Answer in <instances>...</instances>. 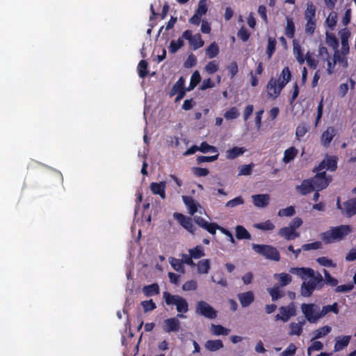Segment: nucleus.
I'll return each mask as SVG.
<instances>
[{
  "label": "nucleus",
  "mask_w": 356,
  "mask_h": 356,
  "mask_svg": "<svg viewBox=\"0 0 356 356\" xmlns=\"http://www.w3.org/2000/svg\"><path fill=\"white\" fill-rule=\"evenodd\" d=\"M305 60L310 68L314 70L316 69L318 60H316L314 57L312 56L309 52H307L305 56Z\"/></svg>",
  "instance_id": "61"
},
{
  "label": "nucleus",
  "mask_w": 356,
  "mask_h": 356,
  "mask_svg": "<svg viewBox=\"0 0 356 356\" xmlns=\"http://www.w3.org/2000/svg\"><path fill=\"white\" fill-rule=\"evenodd\" d=\"M252 249L257 254L264 257L266 259L279 261L280 260V254L277 249L270 245H260L253 243Z\"/></svg>",
  "instance_id": "4"
},
{
  "label": "nucleus",
  "mask_w": 356,
  "mask_h": 356,
  "mask_svg": "<svg viewBox=\"0 0 356 356\" xmlns=\"http://www.w3.org/2000/svg\"><path fill=\"white\" fill-rule=\"evenodd\" d=\"M296 351V347L293 343H290L288 347L282 353V356H293Z\"/></svg>",
  "instance_id": "64"
},
{
  "label": "nucleus",
  "mask_w": 356,
  "mask_h": 356,
  "mask_svg": "<svg viewBox=\"0 0 356 356\" xmlns=\"http://www.w3.org/2000/svg\"><path fill=\"white\" fill-rule=\"evenodd\" d=\"M173 216L184 229L193 234H195L196 228L190 217L180 213H175Z\"/></svg>",
  "instance_id": "12"
},
{
  "label": "nucleus",
  "mask_w": 356,
  "mask_h": 356,
  "mask_svg": "<svg viewBox=\"0 0 356 356\" xmlns=\"http://www.w3.org/2000/svg\"><path fill=\"white\" fill-rule=\"evenodd\" d=\"M279 311L280 313L275 316L276 321L287 322L291 317L296 315V306L293 302H291L287 306H281Z\"/></svg>",
  "instance_id": "7"
},
{
  "label": "nucleus",
  "mask_w": 356,
  "mask_h": 356,
  "mask_svg": "<svg viewBox=\"0 0 356 356\" xmlns=\"http://www.w3.org/2000/svg\"><path fill=\"white\" fill-rule=\"evenodd\" d=\"M253 204L259 208H264L268 205L270 196L268 194H257L252 196Z\"/></svg>",
  "instance_id": "20"
},
{
  "label": "nucleus",
  "mask_w": 356,
  "mask_h": 356,
  "mask_svg": "<svg viewBox=\"0 0 356 356\" xmlns=\"http://www.w3.org/2000/svg\"><path fill=\"white\" fill-rule=\"evenodd\" d=\"M324 286L323 278L320 273H317L315 277L308 282H304L301 285V295L303 297H309L315 289L320 290Z\"/></svg>",
  "instance_id": "2"
},
{
  "label": "nucleus",
  "mask_w": 356,
  "mask_h": 356,
  "mask_svg": "<svg viewBox=\"0 0 356 356\" xmlns=\"http://www.w3.org/2000/svg\"><path fill=\"white\" fill-rule=\"evenodd\" d=\"M197 288V282L193 280L186 282L182 286V289L186 291H195Z\"/></svg>",
  "instance_id": "58"
},
{
  "label": "nucleus",
  "mask_w": 356,
  "mask_h": 356,
  "mask_svg": "<svg viewBox=\"0 0 356 356\" xmlns=\"http://www.w3.org/2000/svg\"><path fill=\"white\" fill-rule=\"evenodd\" d=\"M278 235L286 241H292L300 236L298 232H295L290 227H284L279 229Z\"/></svg>",
  "instance_id": "18"
},
{
  "label": "nucleus",
  "mask_w": 356,
  "mask_h": 356,
  "mask_svg": "<svg viewBox=\"0 0 356 356\" xmlns=\"http://www.w3.org/2000/svg\"><path fill=\"white\" fill-rule=\"evenodd\" d=\"M218 152L216 153V154L213 156H198L197 157V162L198 164L204 162H213L218 159Z\"/></svg>",
  "instance_id": "50"
},
{
  "label": "nucleus",
  "mask_w": 356,
  "mask_h": 356,
  "mask_svg": "<svg viewBox=\"0 0 356 356\" xmlns=\"http://www.w3.org/2000/svg\"><path fill=\"white\" fill-rule=\"evenodd\" d=\"M297 154L298 150L294 147H289V149L284 151L283 161L285 163L291 162L292 160L295 159Z\"/></svg>",
  "instance_id": "34"
},
{
  "label": "nucleus",
  "mask_w": 356,
  "mask_h": 356,
  "mask_svg": "<svg viewBox=\"0 0 356 356\" xmlns=\"http://www.w3.org/2000/svg\"><path fill=\"white\" fill-rule=\"evenodd\" d=\"M223 347V343L220 339L209 340L205 343V348L210 351H216Z\"/></svg>",
  "instance_id": "30"
},
{
  "label": "nucleus",
  "mask_w": 356,
  "mask_h": 356,
  "mask_svg": "<svg viewBox=\"0 0 356 356\" xmlns=\"http://www.w3.org/2000/svg\"><path fill=\"white\" fill-rule=\"evenodd\" d=\"M323 273L325 275V280H323L324 284H326L327 285H328L330 286H332V287L336 286L337 287V284L339 283L338 280L336 279L335 277H332L330 274V273L325 269L323 270Z\"/></svg>",
  "instance_id": "42"
},
{
  "label": "nucleus",
  "mask_w": 356,
  "mask_h": 356,
  "mask_svg": "<svg viewBox=\"0 0 356 356\" xmlns=\"http://www.w3.org/2000/svg\"><path fill=\"white\" fill-rule=\"evenodd\" d=\"M163 297L167 305H175L178 314H185L188 311V304L186 299L178 295H172L164 291Z\"/></svg>",
  "instance_id": "3"
},
{
  "label": "nucleus",
  "mask_w": 356,
  "mask_h": 356,
  "mask_svg": "<svg viewBox=\"0 0 356 356\" xmlns=\"http://www.w3.org/2000/svg\"><path fill=\"white\" fill-rule=\"evenodd\" d=\"M230 332V330L223 327L221 325H211V332L213 335H227Z\"/></svg>",
  "instance_id": "37"
},
{
  "label": "nucleus",
  "mask_w": 356,
  "mask_h": 356,
  "mask_svg": "<svg viewBox=\"0 0 356 356\" xmlns=\"http://www.w3.org/2000/svg\"><path fill=\"white\" fill-rule=\"evenodd\" d=\"M322 246L321 241H315L311 243H305L302 245V249L304 251H309L311 250H318Z\"/></svg>",
  "instance_id": "55"
},
{
  "label": "nucleus",
  "mask_w": 356,
  "mask_h": 356,
  "mask_svg": "<svg viewBox=\"0 0 356 356\" xmlns=\"http://www.w3.org/2000/svg\"><path fill=\"white\" fill-rule=\"evenodd\" d=\"M293 54L297 61L300 64H303L305 61V56H304L303 52L300 45L298 44H294L293 46Z\"/></svg>",
  "instance_id": "39"
},
{
  "label": "nucleus",
  "mask_w": 356,
  "mask_h": 356,
  "mask_svg": "<svg viewBox=\"0 0 356 356\" xmlns=\"http://www.w3.org/2000/svg\"><path fill=\"white\" fill-rule=\"evenodd\" d=\"M296 190L302 195H306L315 191V186L311 179H304L300 185L296 186Z\"/></svg>",
  "instance_id": "15"
},
{
  "label": "nucleus",
  "mask_w": 356,
  "mask_h": 356,
  "mask_svg": "<svg viewBox=\"0 0 356 356\" xmlns=\"http://www.w3.org/2000/svg\"><path fill=\"white\" fill-rule=\"evenodd\" d=\"M301 310L305 318L311 323H316L318 319L319 306L314 303H302Z\"/></svg>",
  "instance_id": "5"
},
{
  "label": "nucleus",
  "mask_w": 356,
  "mask_h": 356,
  "mask_svg": "<svg viewBox=\"0 0 356 356\" xmlns=\"http://www.w3.org/2000/svg\"><path fill=\"white\" fill-rule=\"evenodd\" d=\"M352 232V227L348 225L332 227L329 230L322 232L320 238L325 244H330L343 240Z\"/></svg>",
  "instance_id": "1"
},
{
  "label": "nucleus",
  "mask_w": 356,
  "mask_h": 356,
  "mask_svg": "<svg viewBox=\"0 0 356 356\" xmlns=\"http://www.w3.org/2000/svg\"><path fill=\"white\" fill-rule=\"evenodd\" d=\"M178 318H186L182 314H177L176 317L169 318L163 321V330L166 333L177 332L180 329V321Z\"/></svg>",
  "instance_id": "8"
},
{
  "label": "nucleus",
  "mask_w": 356,
  "mask_h": 356,
  "mask_svg": "<svg viewBox=\"0 0 356 356\" xmlns=\"http://www.w3.org/2000/svg\"><path fill=\"white\" fill-rule=\"evenodd\" d=\"M237 298L243 307H249L254 301V295L251 291L240 293Z\"/></svg>",
  "instance_id": "17"
},
{
  "label": "nucleus",
  "mask_w": 356,
  "mask_h": 356,
  "mask_svg": "<svg viewBox=\"0 0 356 356\" xmlns=\"http://www.w3.org/2000/svg\"><path fill=\"white\" fill-rule=\"evenodd\" d=\"M317 172L316 175L311 179L312 180V183H314V186H315V191H319L327 188L331 181V178L327 177L325 171Z\"/></svg>",
  "instance_id": "10"
},
{
  "label": "nucleus",
  "mask_w": 356,
  "mask_h": 356,
  "mask_svg": "<svg viewBox=\"0 0 356 356\" xmlns=\"http://www.w3.org/2000/svg\"><path fill=\"white\" fill-rule=\"evenodd\" d=\"M236 236L238 240L250 239L251 235L248 231L242 225L236 227Z\"/></svg>",
  "instance_id": "32"
},
{
  "label": "nucleus",
  "mask_w": 356,
  "mask_h": 356,
  "mask_svg": "<svg viewBox=\"0 0 356 356\" xmlns=\"http://www.w3.org/2000/svg\"><path fill=\"white\" fill-rule=\"evenodd\" d=\"M286 26L285 29V35L287 38L291 39L295 35L296 27L293 20L290 17H286Z\"/></svg>",
  "instance_id": "29"
},
{
  "label": "nucleus",
  "mask_w": 356,
  "mask_h": 356,
  "mask_svg": "<svg viewBox=\"0 0 356 356\" xmlns=\"http://www.w3.org/2000/svg\"><path fill=\"white\" fill-rule=\"evenodd\" d=\"M182 38L188 41L189 44L192 47L193 50H197L204 44V42L202 39L201 35L200 33H196L193 35L192 31L190 30H186L183 32Z\"/></svg>",
  "instance_id": "9"
},
{
  "label": "nucleus",
  "mask_w": 356,
  "mask_h": 356,
  "mask_svg": "<svg viewBox=\"0 0 356 356\" xmlns=\"http://www.w3.org/2000/svg\"><path fill=\"white\" fill-rule=\"evenodd\" d=\"M343 205L344 211L342 213L347 217L350 218L356 214V197L348 200Z\"/></svg>",
  "instance_id": "19"
},
{
  "label": "nucleus",
  "mask_w": 356,
  "mask_h": 356,
  "mask_svg": "<svg viewBox=\"0 0 356 356\" xmlns=\"http://www.w3.org/2000/svg\"><path fill=\"white\" fill-rule=\"evenodd\" d=\"M268 291L273 301L284 296V291L281 290V287L278 284H275L273 287L268 289Z\"/></svg>",
  "instance_id": "28"
},
{
  "label": "nucleus",
  "mask_w": 356,
  "mask_h": 356,
  "mask_svg": "<svg viewBox=\"0 0 356 356\" xmlns=\"http://www.w3.org/2000/svg\"><path fill=\"white\" fill-rule=\"evenodd\" d=\"M309 128L307 124H300L296 130V136L298 140H300L308 131Z\"/></svg>",
  "instance_id": "45"
},
{
  "label": "nucleus",
  "mask_w": 356,
  "mask_h": 356,
  "mask_svg": "<svg viewBox=\"0 0 356 356\" xmlns=\"http://www.w3.org/2000/svg\"><path fill=\"white\" fill-rule=\"evenodd\" d=\"M316 6L312 1H308L307 3L306 10L304 12V18L306 20V22L316 19Z\"/></svg>",
  "instance_id": "21"
},
{
  "label": "nucleus",
  "mask_w": 356,
  "mask_h": 356,
  "mask_svg": "<svg viewBox=\"0 0 356 356\" xmlns=\"http://www.w3.org/2000/svg\"><path fill=\"white\" fill-rule=\"evenodd\" d=\"M337 134V130L333 127H328L321 136V145L325 147H328L334 136Z\"/></svg>",
  "instance_id": "14"
},
{
  "label": "nucleus",
  "mask_w": 356,
  "mask_h": 356,
  "mask_svg": "<svg viewBox=\"0 0 356 356\" xmlns=\"http://www.w3.org/2000/svg\"><path fill=\"white\" fill-rule=\"evenodd\" d=\"M210 261L208 259H202L197 263V273L207 274L210 270Z\"/></svg>",
  "instance_id": "33"
},
{
  "label": "nucleus",
  "mask_w": 356,
  "mask_h": 356,
  "mask_svg": "<svg viewBox=\"0 0 356 356\" xmlns=\"http://www.w3.org/2000/svg\"><path fill=\"white\" fill-rule=\"evenodd\" d=\"M195 312L197 314L209 319H214L217 317V311L204 300L197 302Z\"/></svg>",
  "instance_id": "6"
},
{
  "label": "nucleus",
  "mask_w": 356,
  "mask_h": 356,
  "mask_svg": "<svg viewBox=\"0 0 356 356\" xmlns=\"http://www.w3.org/2000/svg\"><path fill=\"white\" fill-rule=\"evenodd\" d=\"M227 70L230 79H233L238 72V65L236 62H232L228 66Z\"/></svg>",
  "instance_id": "60"
},
{
  "label": "nucleus",
  "mask_w": 356,
  "mask_h": 356,
  "mask_svg": "<svg viewBox=\"0 0 356 356\" xmlns=\"http://www.w3.org/2000/svg\"><path fill=\"white\" fill-rule=\"evenodd\" d=\"M184 45V42L181 38H179L177 40H172L168 47L169 51L171 54H175Z\"/></svg>",
  "instance_id": "40"
},
{
  "label": "nucleus",
  "mask_w": 356,
  "mask_h": 356,
  "mask_svg": "<svg viewBox=\"0 0 356 356\" xmlns=\"http://www.w3.org/2000/svg\"><path fill=\"white\" fill-rule=\"evenodd\" d=\"M337 168V158L336 156H327L326 160L321 161L314 171H321L325 168L330 171H334Z\"/></svg>",
  "instance_id": "13"
},
{
  "label": "nucleus",
  "mask_w": 356,
  "mask_h": 356,
  "mask_svg": "<svg viewBox=\"0 0 356 356\" xmlns=\"http://www.w3.org/2000/svg\"><path fill=\"white\" fill-rule=\"evenodd\" d=\"M199 151L202 153H207V152L217 153V152H218L216 147L211 145L209 143H207V142H202L200 144V145L199 146Z\"/></svg>",
  "instance_id": "47"
},
{
  "label": "nucleus",
  "mask_w": 356,
  "mask_h": 356,
  "mask_svg": "<svg viewBox=\"0 0 356 356\" xmlns=\"http://www.w3.org/2000/svg\"><path fill=\"white\" fill-rule=\"evenodd\" d=\"M218 54L219 47L215 42L211 43L206 49V54L209 58H215Z\"/></svg>",
  "instance_id": "38"
},
{
  "label": "nucleus",
  "mask_w": 356,
  "mask_h": 356,
  "mask_svg": "<svg viewBox=\"0 0 356 356\" xmlns=\"http://www.w3.org/2000/svg\"><path fill=\"white\" fill-rule=\"evenodd\" d=\"M291 72L289 70V67H285L281 72L278 79V83H281V87H285V86L291 81Z\"/></svg>",
  "instance_id": "24"
},
{
  "label": "nucleus",
  "mask_w": 356,
  "mask_h": 356,
  "mask_svg": "<svg viewBox=\"0 0 356 356\" xmlns=\"http://www.w3.org/2000/svg\"><path fill=\"white\" fill-rule=\"evenodd\" d=\"M142 291L146 297H151L159 294L160 289L157 283H153L144 286Z\"/></svg>",
  "instance_id": "23"
},
{
  "label": "nucleus",
  "mask_w": 356,
  "mask_h": 356,
  "mask_svg": "<svg viewBox=\"0 0 356 356\" xmlns=\"http://www.w3.org/2000/svg\"><path fill=\"white\" fill-rule=\"evenodd\" d=\"M254 227L263 231H270L275 228L274 224L270 220H266L263 222L257 223L254 225Z\"/></svg>",
  "instance_id": "46"
},
{
  "label": "nucleus",
  "mask_w": 356,
  "mask_h": 356,
  "mask_svg": "<svg viewBox=\"0 0 356 356\" xmlns=\"http://www.w3.org/2000/svg\"><path fill=\"white\" fill-rule=\"evenodd\" d=\"M170 264L175 270L182 273H184V267L181 260L172 257L170 258Z\"/></svg>",
  "instance_id": "44"
},
{
  "label": "nucleus",
  "mask_w": 356,
  "mask_h": 356,
  "mask_svg": "<svg viewBox=\"0 0 356 356\" xmlns=\"http://www.w3.org/2000/svg\"><path fill=\"white\" fill-rule=\"evenodd\" d=\"M140 305H142L145 312H152L156 308L155 302L152 299L149 300H143L141 302Z\"/></svg>",
  "instance_id": "51"
},
{
  "label": "nucleus",
  "mask_w": 356,
  "mask_h": 356,
  "mask_svg": "<svg viewBox=\"0 0 356 356\" xmlns=\"http://www.w3.org/2000/svg\"><path fill=\"white\" fill-rule=\"evenodd\" d=\"M165 181L152 182L150 184L149 188L154 195H159L161 199L165 198Z\"/></svg>",
  "instance_id": "16"
},
{
  "label": "nucleus",
  "mask_w": 356,
  "mask_h": 356,
  "mask_svg": "<svg viewBox=\"0 0 356 356\" xmlns=\"http://www.w3.org/2000/svg\"><path fill=\"white\" fill-rule=\"evenodd\" d=\"M189 254L193 259H198L204 256V251L201 245H197L194 248L188 250Z\"/></svg>",
  "instance_id": "41"
},
{
  "label": "nucleus",
  "mask_w": 356,
  "mask_h": 356,
  "mask_svg": "<svg viewBox=\"0 0 356 356\" xmlns=\"http://www.w3.org/2000/svg\"><path fill=\"white\" fill-rule=\"evenodd\" d=\"M182 198L189 213L194 215L197 211L199 204L191 196H183Z\"/></svg>",
  "instance_id": "22"
},
{
  "label": "nucleus",
  "mask_w": 356,
  "mask_h": 356,
  "mask_svg": "<svg viewBox=\"0 0 356 356\" xmlns=\"http://www.w3.org/2000/svg\"><path fill=\"white\" fill-rule=\"evenodd\" d=\"M296 213L295 208L293 206H289L285 209H280L278 211V216L280 217H291L293 216Z\"/></svg>",
  "instance_id": "52"
},
{
  "label": "nucleus",
  "mask_w": 356,
  "mask_h": 356,
  "mask_svg": "<svg viewBox=\"0 0 356 356\" xmlns=\"http://www.w3.org/2000/svg\"><path fill=\"white\" fill-rule=\"evenodd\" d=\"M237 35L243 42H247L250 38V33L243 26L239 29Z\"/></svg>",
  "instance_id": "62"
},
{
  "label": "nucleus",
  "mask_w": 356,
  "mask_h": 356,
  "mask_svg": "<svg viewBox=\"0 0 356 356\" xmlns=\"http://www.w3.org/2000/svg\"><path fill=\"white\" fill-rule=\"evenodd\" d=\"M316 262L322 266L325 267H336L337 264L333 262L332 259H328L326 257H321L316 259Z\"/></svg>",
  "instance_id": "49"
},
{
  "label": "nucleus",
  "mask_w": 356,
  "mask_h": 356,
  "mask_svg": "<svg viewBox=\"0 0 356 356\" xmlns=\"http://www.w3.org/2000/svg\"><path fill=\"white\" fill-rule=\"evenodd\" d=\"M240 113L236 107H232L224 113V117L226 120H230L237 118Z\"/></svg>",
  "instance_id": "48"
},
{
  "label": "nucleus",
  "mask_w": 356,
  "mask_h": 356,
  "mask_svg": "<svg viewBox=\"0 0 356 356\" xmlns=\"http://www.w3.org/2000/svg\"><path fill=\"white\" fill-rule=\"evenodd\" d=\"M318 57L321 60H326L330 58L331 56L328 52V50L325 46H320L318 51Z\"/></svg>",
  "instance_id": "53"
},
{
  "label": "nucleus",
  "mask_w": 356,
  "mask_h": 356,
  "mask_svg": "<svg viewBox=\"0 0 356 356\" xmlns=\"http://www.w3.org/2000/svg\"><path fill=\"white\" fill-rule=\"evenodd\" d=\"M350 338L351 337L349 335L343 336L341 338L340 337H337L335 339L336 342L334 346V351H340L343 350L345 347H346L350 342Z\"/></svg>",
  "instance_id": "25"
},
{
  "label": "nucleus",
  "mask_w": 356,
  "mask_h": 356,
  "mask_svg": "<svg viewBox=\"0 0 356 356\" xmlns=\"http://www.w3.org/2000/svg\"><path fill=\"white\" fill-rule=\"evenodd\" d=\"M305 323V321H302L299 323H294V322L291 323L289 325V327L291 330L289 332V335L300 336L302 333V330H303L302 327Z\"/></svg>",
  "instance_id": "27"
},
{
  "label": "nucleus",
  "mask_w": 356,
  "mask_h": 356,
  "mask_svg": "<svg viewBox=\"0 0 356 356\" xmlns=\"http://www.w3.org/2000/svg\"><path fill=\"white\" fill-rule=\"evenodd\" d=\"M354 287L353 284L349 283L346 284H342L337 286L334 289L335 293H348L353 290Z\"/></svg>",
  "instance_id": "56"
},
{
  "label": "nucleus",
  "mask_w": 356,
  "mask_h": 356,
  "mask_svg": "<svg viewBox=\"0 0 356 356\" xmlns=\"http://www.w3.org/2000/svg\"><path fill=\"white\" fill-rule=\"evenodd\" d=\"M246 149L244 147H234L226 152V157L228 159H234L243 155Z\"/></svg>",
  "instance_id": "26"
},
{
  "label": "nucleus",
  "mask_w": 356,
  "mask_h": 356,
  "mask_svg": "<svg viewBox=\"0 0 356 356\" xmlns=\"http://www.w3.org/2000/svg\"><path fill=\"white\" fill-rule=\"evenodd\" d=\"M284 88L281 87V83H278L276 79L271 78L266 86L268 97L273 99H276L280 95Z\"/></svg>",
  "instance_id": "11"
},
{
  "label": "nucleus",
  "mask_w": 356,
  "mask_h": 356,
  "mask_svg": "<svg viewBox=\"0 0 356 356\" xmlns=\"http://www.w3.org/2000/svg\"><path fill=\"white\" fill-rule=\"evenodd\" d=\"M316 27V19L313 20L312 22H307L305 26V32L306 34L309 35H312L314 34L315 29Z\"/></svg>",
  "instance_id": "54"
},
{
  "label": "nucleus",
  "mask_w": 356,
  "mask_h": 356,
  "mask_svg": "<svg viewBox=\"0 0 356 356\" xmlns=\"http://www.w3.org/2000/svg\"><path fill=\"white\" fill-rule=\"evenodd\" d=\"M138 76L144 79L148 74V63L145 60H141L137 67Z\"/></svg>",
  "instance_id": "35"
},
{
  "label": "nucleus",
  "mask_w": 356,
  "mask_h": 356,
  "mask_svg": "<svg viewBox=\"0 0 356 356\" xmlns=\"http://www.w3.org/2000/svg\"><path fill=\"white\" fill-rule=\"evenodd\" d=\"M302 225V220L300 217L294 218L289 223V227L297 232L298 229Z\"/></svg>",
  "instance_id": "63"
},
{
  "label": "nucleus",
  "mask_w": 356,
  "mask_h": 356,
  "mask_svg": "<svg viewBox=\"0 0 356 356\" xmlns=\"http://www.w3.org/2000/svg\"><path fill=\"white\" fill-rule=\"evenodd\" d=\"M275 277L279 278V286L280 287H284L288 284H289L291 281L292 278L291 276L289 274L282 273L279 274H275Z\"/></svg>",
  "instance_id": "31"
},
{
  "label": "nucleus",
  "mask_w": 356,
  "mask_h": 356,
  "mask_svg": "<svg viewBox=\"0 0 356 356\" xmlns=\"http://www.w3.org/2000/svg\"><path fill=\"white\" fill-rule=\"evenodd\" d=\"M243 203H244V200H243V197L241 196H238V197H236L228 201L226 203L225 206L227 207L233 208L236 206L243 204Z\"/></svg>",
  "instance_id": "59"
},
{
  "label": "nucleus",
  "mask_w": 356,
  "mask_h": 356,
  "mask_svg": "<svg viewBox=\"0 0 356 356\" xmlns=\"http://www.w3.org/2000/svg\"><path fill=\"white\" fill-rule=\"evenodd\" d=\"M332 330V328L331 327H330L329 325H324L317 330H316L314 332V338L313 339H320V338H322L326 335H327Z\"/></svg>",
  "instance_id": "36"
},
{
  "label": "nucleus",
  "mask_w": 356,
  "mask_h": 356,
  "mask_svg": "<svg viewBox=\"0 0 356 356\" xmlns=\"http://www.w3.org/2000/svg\"><path fill=\"white\" fill-rule=\"evenodd\" d=\"M204 69L208 74H212L218 70V64L216 60L210 61L206 65Z\"/></svg>",
  "instance_id": "57"
},
{
  "label": "nucleus",
  "mask_w": 356,
  "mask_h": 356,
  "mask_svg": "<svg viewBox=\"0 0 356 356\" xmlns=\"http://www.w3.org/2000/svg\"><path fill=\"white\" fill-rule=\"evenodd\" d=\"M277 41L273 38H268L266 54L268 59L271 58L276 49Z\"/></svg>",
  "instance_id": "43"
}]
</instances>
